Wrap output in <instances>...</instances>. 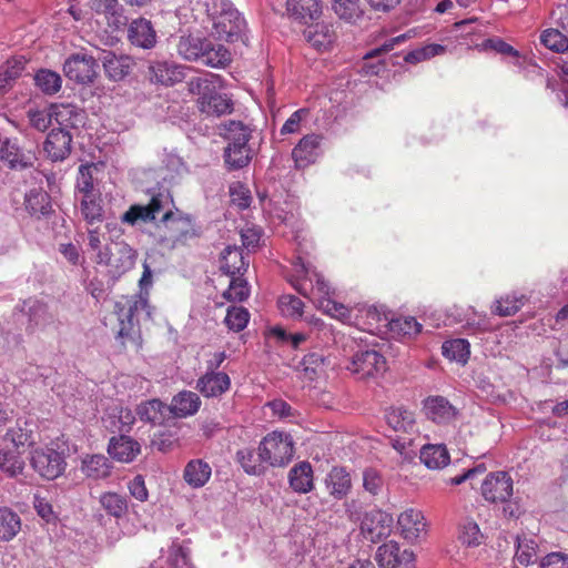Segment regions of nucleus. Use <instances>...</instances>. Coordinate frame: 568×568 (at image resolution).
I'll list each match as a JSON object with an SVG mask.
<instances>
[{"instance_id": "nucleus-1", "label": "nucleus", "mask_w": 568, "mask_h": 568, "mask_svg": "<svg viewBox=\"0 0 568 568\" xmlns=\"http://www.w3.org/2000/svg\"><path fill=\"white\" fill-rule=\"evenodd\" d=\"M152 284V271L144 263L142 276L139 281L141 292L133 295L121 296L114 304V314L118 318V327L115 328L116 338L121 339V344L125 346L128 343L140 344L139 322L134 320L139 310L148 306V287Z\"/></svg>"}, {"instance_id": "nucleus-2", "label": "nucleus", "mask_w": 568, "mask_h": 568, "mask_svg": "<svg viewBox=\"0 0 568 568\" xmlns=\"http://www.w3.org/2000/svg\"><path fill=\"white\" fill-rule=\"evenodd\" d=\"M224 128L225 139L229 141L224 150V163L229 170L242 169L252 159V149L248 145L252 132L241 121H229Z\"/></svg>"}, {"instance_id": "nucleus-3", "label": "nucleus", "mask_w": 568, "mask_h": 568, "mask_svg": "<svg viewBox=\"0 0 568 568\" xmlns=\"http://www.w3.org/2000/svg\"><path fill=\"white\" fill-rule=\"evenodd\" d=\"M294 273L290 277L291 285L304 297L318 302L329 297L331 287L324 277L311 270L301 256L293 262Z\"/></svg>"}, {"instance_id": "nucleus-4", "label": "nucleus", "mask_w": 568, "mask_h": 568, "mask_svg": "<svg viewBox=\"0 0 568 568\" xmlns=\"http://www.w3.org/2000/svg\"><path fill=\"white\" fill-rule=\"evenodd\" d=\"M161 223L165 224L169 232V241L172 248L187 246L202 236V227L195 219L187 213L166 211Z\"/></svg>"}, {"instance_id": "nucleus-5", "label": "nucleus", "mask_w": 568, "mask_h": 568, "mask_svg": "<svg viewBox=\"0 0 568 568\" xmlns=\"http://www.w3.org/2000/svg\"><path fill=\"white\" fill-rule=\"evenodd\" d=\"M0 161L10 170L32 168L37 162L36 146L17 139H6L0 148Z\"/></svg>"}, {"instance_id": "nucleus-6", "label": "nucleus", "mask_w": 568, "mask_h": 568, "mask_svg": "<svg viewBox=\"0 0 568 568\" xmlns=\"http://www.w3.org/2000/svg\"><path fill=\"white\" fill-rule=\"evenodd\" d=\"M295 453L292 435L274 430L268 433L258 445L262 462H290Z\"/></svg>"}, {"instance_id": "nucleus-7", "label": "nucleus", "mask_w": 568, "mask_h": 568, "mask_svg": "<svg viewBox=\"0 0 568 568\" xmlns=\"http://www.w3.org/2000/svg\"><path fill=\"white\" fill-rule=\"evenodd\" d=\"M165 196L160 191L151 193L148 204H132L121 216V222L129 225H135L139 222L152 223L163 211Z\"/></svg>"}, {"instance_id": "nucleus-8", "label": "nucleus", "mask_w": 568, "mask_h": 568, "mask_svg": "<svg viewBox=\"0 0 568 568\" xmlns=\"http://www.w3.org/2000/svg\"><path fill=\"white\" fill-rule=\"evenodd\" d=\"M347 369L362 379L374 377L386 371V359L374 349L362 351L352 357Z\"/></svg>"}, {"instance_id": "nucleus-9", "label": "nucleus", "mask_w": 568, "mask_h": 568, "mask_svg": "<svg viewBox=\"0 0 568 568\" xmlns=\"http://www.w3.org/2000/svg\"><path fill=\"white\" fill-rule=\"evenodd\" d=\"M245 26L241 13L234 8L224 9L217 14L213 22V34L219 40L226 42L236 41Z\"/></svg>"}, {"instance_id": "nucleus-10", "label": "nucleus", "mask_w": 568, "mask_h": 568, "mask_svg": "<svg viewBox=\"0 0 568 568\" xmlns=\"http://www.w3.org/2000/svg\"><path fill=\"white\" fill-rule=\"evenodd\" d=\"M97 61L85 53H74L63 64L65 77L77 83L87 84L97 75Z\"/></svg>"}, {"instance_id": "nucleus-11", "label": "nucleus", "mask_w": 568, "mask_h": 568, "mask_svg": "<svg viewBox=\"0 0 568 568\" xmlns=\"http://www.w3.org/2000/svg\"><path fill=\"white\" fill-rule=\"evenodd\" d=\"M31 435L20 426L9 428L0 449V462H17L24 454H30Z\"/></svg>"}, {"instance_id": "nucleus-12", "label": "nucleus", "mask_w": 568, "mask_h": 568, "mask_svg": "<svg viewBox=\"0 0 568 568\" xmlns=\"http://www.w3.org/2000/svg\"><path fill=\"white\" fill-rule=\"evenodd\" d=\"M393 523L392 515L381 509H373L365 514L361 530L367 540L378 542L389 536Z\"/></svg>"}, {"instance_id": "nucleus-13", "label": "nucleus", "mask_w": 568, "mask_h": 568, "mask_svg": "<svg viewBox=\"0 0 568 568\" xmlns=\"http://www.w3.org/2000/svg\"><path fill=\"white\" fill-rule=\"evenodd\" d=\"M484 498L491 503H505L513 495V479L505 471L489 474L483 485Z\"/></svg>"}, {"instance_id": "nucleus-14", "label": "nucleus", "mask_w": 568, "mask_h": 568, "mask_svg": "<svg viewBox=\"0 0 568 568\" xmlns=\"http://www.w3.org/2000/svg\"><path fill=\"white\" fill-rule=\"evenodd\" d=\"M323 135L311 133L304 135L292 150V159L297 169H305L315 163L321 153Z\"/></svg>"}, {"instance_id": "nucleus-15", "label": "nucleus", "mask_w": 568, "mask_h": 568, "mask_svg": "<svg viewBox=\"0 0 568 568\" xmlns=\"http://www.w3.org/2000/svg\"><path fill=\"white\" fill-rule=\"evenodd\" d=\"M402 536L408 541H415L426 535L427 523L424 514L414 508L403 511L397 520Z\"/></svg>"}, {"instance_id": "nucleus-16", "label": "nucleus", "mask_w": 568, "mask_h": 568, "mask_svg": "<svg viewBox=\"0 0 568 568\" xmlns=\"http://www.w3.org/2000/svg\"><path fill=\"white\" fill-rule=\"evenodd\" d=\"M72 135L64 129H53L44 141V152L52 161H63L71 153Z\"/></svg>"}, {"instance_id": "nucleus-17", "label": "nucleus", "mask_w": 568, "mask_h": 568, "mask_svg": "<svg viewBox=\"0 0 568 568\" xmlns=\"http://www.w3.org/2000/svg\"><path fill=\"white\" fill-rule=\"evenodd\" d=\"M128 40L134 47L152 49L156 44V31L150 20L138 18L129 24Z\"/></svg>"}, {"instance_id": "nucleus-18", "label": "nucleus", "mask_w": 568, "mask_h": 568, "mask_svg": "<svg viewBox=\"0 0 568 568\" xmlns=\"http://www.w3.org/2000/svg\"><path fill=\"white\" fill-rule=\"evenodd\" d=\"M150 80L162 85H174L184 80V67L174 62L155 61L149 67Z\"/></svg>"}, {"instance_id": "nucleus-19", "label": "nucleus", "mask_w": 568, "mask_h": 568, "mask_svg": "<svg viewBox=\"0 0 568 568\" xmlns=\"http://www.w3.org/2000/svg\"><path fill=\"white\" fill-rule=\"evenodd\" d=\"M197 108L201 113L207 116H222L233 112V101L227 94H222L214 91V88L209 94L197 98Z\"/></svg>"}, {"instance_id": "nucleus-20", "label": "nucleus", "mask_w": 568, "mask_h": 568, "mask_svg": "<svg viewBox=\"0 0 568 568\" xmlns=\"http://www.w3.org/2000/svg\"><path fill=\"white\" fill-rule=\"evenodd\" d=\"M72 112L71 105H61L54 108L52 112L48 110H29L28 116L34 129L44 132L51 125L53 118L60 125H68V116L71 115Z\"/></svg>"}, {"instance_id": "nucleus-21", "label": "nucleus", "mask_w": 568, "mask_h": 568, "mask_svg": "<svg viewBox=\"0 0 568 568\" xmlns=\"http://www.w3.org/2000/svg\"><path fill=\"white\" fill-rule=\"evenodd\" d=\"M375 560L379 568H396L403 562H412L414 560V554L409 550L400 552L398 544L396 541H389L377 548Z\"/></svg>"}, {"instance_id": "nucleus-22", "label": "nucleus", "mask_w": 568, "mask_h": 568, "mask_svg": "<svg viewBox=\"0 0 568 568\" xmlns=\"http://www.w3.org/2000/svg\"><path fill=\"white\" fill-rule=\"evenodd\" d=\"M23 205L29 215L38 220L53 212L51 196L42 187L29 190L24 195Z\"/></svg>"}, {"instance_id": "nucleus-23", "label": "nucleus", "mask_w": 568, "mask_h": 568, "mask_svg": "<svg viewBox=\"0 0 568 568\" xmlns=\"http://www.w3.org/2000/svg\"><path fill=\"white\" fill-rule=\"evenodd\" d=\"M231 387V379L224 372H206L197 379L196 389L204 397H219Z\"/></svg>"}, {"instance_id": "nucleus-24", "label": "nucleus", "mask_w": 568, "mask_h": 568, "mask_svg": "<svg viewBox=\"0 0 568 568\" xmlns=\"http://www.w3.org/2000/svg\"><path fill=\"white\" fill-rule=\"evenodd\" d=\"M108 453L115 462H133L141 453V445L130 436L120 435L110 439Z\"/></svg>"}, {"instance_id": "nucleus-25", "label": "nucleus", "mask_w": 568, "mask_h": 568, "mask_svg": "<svg viewBox=\"0 0 568 568\" xmlns=\"http://www.w3.org/2000/svg\"><path fill=\"white\" fill-rule=\"evenodd\" d=\"M250 264L248 255L237 246H227L221 256V271L229 276L243 275Z\"/></svg>"}, {"instance_id": "nucleus-26", "label": "nucleus", "mask_w": 568, "mask_h": 568, "mask_svg": "<svg viewBox=\"0 0 568 568\" xmlns=\"http://www.w3.org/2000/svg\"><path fill=\"white\" fill-rule=\"evenodd\" d=\"M542 554L539 541L536 536L527 534L518 535L516 538L515 559L523 566H529L538 562Z\"/></svg>"}, {"instance_id": "nucleus-27", "label": "nucleus", "mask_w": 568, "mask_h": 568, "mask_svg": "<svg viewBox=\"0 0 568 568\" xmlns=\"http://www.w3.org/2000/svg\"><path fill=\"white\" fill-rule=\"evenodd\" d=\"M424 410L433 422L448 423L456 416V408L443 396H429L424 400Z\"/></svg>"}, {"instance_id": "nucleus-28", "label": "nucleus", "mask_w": 568, "mask_h": 568, "mask_svg": "<svg viewBox=\"0 0 568 568\" xmlns=\"http://www.w3.org/2000/svg\"><path fill=\"white\" fill-rule=\"evenodd\" d=\"M89 4L98 14H103L108 24L114 30L125 26L126 17L118 0H90Z\"/></svg>"}, {"instance_id": "nucleus-29", "label": "nucleus", "mask_w": 568, "mask_h": 568, "mask_svg": "<svg viewBox=\"0 0 568 568\" xmlns=\"http://www.w3.org/2000/svg\"><path fill=\"white\" fill-rule=\"evenodd\" d=\"M200 406L201 399L196 393L182 390L172 398L171 405L168 406V409L175 417L183 418L197 413Z\"/></svg>"}, {"instance_id": "nucleus-30", "label": "nucleus", "mask_w": 568, "mask_h": 568, "mask_svg": "<svg viewBox=\"0 0 568 568\" xmlns=\"http://www.w3.org/2000/svg\"><path fill=\"white\" fill-rule=\"evenodd\" d=\"M287 12L295 19L308 23L321 14L320 0H287Z\"/></svg>"}, {"instance_id": "nucleus-31", "label": "nucleus", "mask_w": 568, "mask_h": 568, "mask_svg": "<svg viewBox=\"0 0 568 568\" xmlns=\"http://www.w3.org/2000/svg\"><path fill=\"white\" fill-rule=\"evenodd\" d=\"M325 484L333 497L342 499L352 486L349 473L344 467L335 466L327 475Z\"/></svg>"}, {"instance_id": "nucleus-32", "label": "nucleus", "mask_w": 568, "mask_h": 568, "mask_svg": "<svg viewBox=\"0 0 568 568\" xmlns=\"http://www.w3.org/2000/svg\"><path fill=\"white\" fill-rule=\"evenodd\" d=\"M385 419L395 432L410 433L415 427L414 413L403 406L388 408L385 413Z\"/></svg>"}, {"instance_id": "nucleus-33", "label": "nucleus", "mask_w": 568, "mask_h": 568, "mask_svg": "<svg viewBox=\"0 0 568 568\" xmlns=\"http://www.w3.org/2000/svg\"><path fill=\"white\" fill-rule=\"evenodd\" d=\"M527 297L524 294L508 293L498 297L491 306V313L501 317L515 315L525 305Z\"/></svg>"}, {"instance_id": "nucleus-34", "label": "nucleus", "mask_w": 568, "mask_h": 568, "mask_svg": "<svg viewBox=\"0 0 568 568\" xmlns=\"http://www.w3.org/2000/svg\"><path fill=\"white\" fill-rule=\"evenodd\" d=\"M204 45H206V39L187 34L181 36L176 44V50L180 57L189 61H200L203 55Z\"/></svg>"}, {"instance_id": "nucleus-35", "label": "nucleus", "mask_w": 568, "mask_h": 568, "mask_svg": "<svg viewBox=\"0 0 568 568\" xmlns=\"http://www.w3.org/2000/svg\"><path fill=\"white\" fill-rule=\"evenodd\" d=\"M101 59L106 75L114 81L123 79L130 71L128 57H118L111 51H104Z\"/></svg>"}, {"instance_id": "nucleus-36", "label": "nucleus", "mask_w": 568, "mask_h": 568, "mask_svg": "<svg viewBox=\"0 0 568 568\" xmlns=\"http://www.w3.org/2000/svg\"><path fill=\"white\" fill-rule=\"evenodd\" d=\"M290 484L296 493H308L313 489L312 464H296L290 471Z\"/></svg>"}, {"instance_id": "nucleus-37", "label": "nucleus", "mask_w": 568, "mask_h": 568, "mask_svg": "<svg viewBox=\"0 0 568 568\" xmlns=\"http://www.w3.org/2000/svg\"><path fill=\"white\" fill-rule=\"evenodd\" d=\"M203 55L200 61L212 68H223L231 62L230 51L222 44H214L206 39V45H204Z\"/></svg>"}, {"instance_id": "nucleus-38", "label": "nucleus", "mask_w": 568, "mask_h": 568, "mask_svg": "<svg viewBox=\"0 0 568 568\" xmlns=\"http://www.w3.org/2000/svg\"><path fill=\"white\" fill-rule=\"evenodd\" d=\"M21 529V519L8 507H0V541L12 540Z\"/></svg>"}, {"instance_id": "nucleus-39", "label": "nucleus", "mask_w": 568, "mask_h": 568, "mask_svg": "<svg viewBox=\"0 0 568 568\" xmlns=\"http://www.w3.org/2000/svg\"><path fill=\"white\" fill-rule=\"evenodd\" d=\"M168 410V406L160 399H151L139 405L136 414L143 422L161 424Z\"/></svg>"}, {"instance_id": "nucleus-40", "label": "nucleus", "mask_w": 568, "mask_h": 568, "mask_svg": "<svg viewBox=\"0 0 568 568\" xmlns=\"http://www.w3.org/2000/svg\"><path fill=\"white\" fill-rule=\"evenodd\" d=\"M26 61L23 58H13L7 60L0 67V91L6 92L11 83L17 80L23 72Z\"/></svg>"}, {"instance_id": "nucleus-41", "label": "nucleus", "mask_w": 568, "mask_h": 568, "mask_svg": "<svg viewBox=\"0 0 568 568\" xmlns=\"http://www.w3.org/2000/svg\"><path fill=\"white\" fill-rule=\"evenodd\" d=\"M36 85L47 95L58 93L62 87L61 75L49 69H40L34 75Z\"/></svg>"}, {"instance_id": "nucleus-42", "label": "nucleus", "mask_w": 568, "mask_h": 568, "mask_svg": "<svg viewBox=\"0 0 568 568\" xmlns=\"http://www.w3.org/2000/svg\"><path fill=\"white\" fill-rule=\"evenodd\" d=\"M442 352L446 358L465 364L470 355V345L463 338L446 341L442 346Z\"/></svg>"}, {"instance_id": "nucleus-43", "label": "nucleus", "mask_w": 568, "mask_h": 568, "mask_svg": "<svg viewBox=\"0 0 568 568\" xmlns=\"http://www.w3.org/2000/svg\"><path fill=\"white\" fill-rule=\"evenodd\" d=\"M81 213L84 220L93 225L94 223H100L103 220V207L101 195H85L81 200Z\"/></svg>"}, {"instance_id": "nucleus-44", "label": "nucleus", "mask_w": 568, "mask_h": 568, "mask_svg": "<svg viewBox=\"0 0 568 568\" xmlns=\"http://www.w3.org/2000/svg\"><path fill=\"white\" fill-rule=\"evenodd\" d=\"M304 377L308 381H315L325 373L327 366L326 358L320 353H310L301 362Z\"/></svg>"}, {"instance_id": "nucleus-45", "label": "nucleus", "mask_w": 568, "mask_h": 568, "mask_svg": "<svg viewBox=\"0 0 568 568\" xmlns=\"http://www.w3.org/2000/svg\"><path fill=\"white\" fill-rule=\"evenodd\" d=\"M458 540L467 547H477L484 541V535L477 523L467 518L459 525Z\"/></svg>"}, {"instance_id": "nucleus-46", "label": "nucleus", "mask_w": 568, "mask_h": 568, "mask_svg": "<svg viewBox=\"0 0 568 568\" xmlns=\"http://www.w3.org/2000/svg\"><path fill=\"white\" fill-rule=\"evenodd\" d=\"M210 464H186L184 479L192 487H202L211 477Z\"/></svg>"}, {"instance_id": "nucleus-47", "label": "nucleus", "mask_w": 568, "mask_h": 568, "mask_svg": "<svg viewBox=\"0 0 568 568\" xmlns=\"http://www.w3.org/2000/svg\"><path fill=\"white\" fill-rule=\"evenodd\" d=\"M333 10L343 20L354 22L363 16L361 0H334Z\"/></svg>"}, {"instance_id": "nucleus-48", "label": "nucleus", "mask_w": 568, "mask_h": 568, "mask_svg": "<svg viewBox=\"0 0 568 568\" xmlns=\"http://www.w3.org/2000/svg\"><path fill=\"white\" fill-rule=\"evenodd\" d=\"M389 329L398 336L414 337L420 333L422 324L415 317H398L389 322Z\"/></svg>"}, {"instance_id": "nucleus-49", "label": "nucleus", "mask_w": 568, "mask_h": 568, "mask_svg": "<svg viewBox=\"0 0 568 568\" xmlns=\"http://www.w3.org/2000/svg\"><path fill=\"white\" fill-rule=\"evenodd\" d=\"M281 314L287 318L298 320L304 313V303L301 298L286 294L282 295L277 302Z\"/></svg>"}, {"instance_id": "nucleus-50", "label": "nucleus", "mask_w": 568, "mask_h": 568, "mask_svg": "<svg viewBox=\"0 0 568 568\" xmlns=\"http://www.w3.org/2000/svg\"><path fill=\"white\" fill-rule=\"evenodd\" d=\"M229 288L223 293V297L229 302H243L250 296V287L242 275L230 276Z\"/></svg>"}, {"instance_id": "nucleus-51", "label": "nucleus", "mask_w": 568, "mask_h": 568, "mask_svg": "<svg viewBox=\"0 0 568 568\" xmlns=\"http://www.w3.org/2000/svg\"><path fill=\"white\" fill-rule=\"evenodd\" d=\"M100 503L109 515L116 518L122 517L128 510L126 499L115 493L103 494Z\"/></svg>"}, {"instance_id": "nucleus-52", "label": "nucleus", "mask_w": 568, "mask_h": 568, "mask_svg": "<svg viewBox=\"0 0 568 568\" xmlns=\"http://www.w3.org/2000/svg\"><path fill=\"white\" fill-rule=\"evenodd\" d=\"M250 321V313L246 308L232 306L227 308L224 318L225 325L233 332L243 331Z\"/></svg>"}, {"instance_id": "nucleus-53", "label": "nucleus", "mask_w": 568, "mask_h": 568, "mask_svg": "<svg viewBox=\"0 0 568 568\" xmlns=\"http://www.w3.org/2000/svg\"><path fill=\"white\" fill-rule=\"evenodd\" d=\"M540 40L546 48L555 52H565L568 50L567 37L556 29L545 30L540 36Z\"/></svg>"}, {"instance_id": "nucleus-54", "label": "nucleus", "mask_w": 568, "mask_h": 568, "mask_svg": "<svg viewBox=\"0 0 568 568\" xmlns=\"http://www.w3.org/2000/svg\"><path fill=\"white\" fill-rule=\"evenodd\" d=\"M420 462H449V454L444 444H427L420 448Z\"/></svg>"}, {"instance_id": "nucleus-55", "label": "nucleus", "mask_w": 568, "mask_h": 568, "mask_svg": "<svg viewBox=\"0 0 568 568\" xmlns=\"http://www.w3.org/2000/svg\"><path fill=\"white\" fill-rule=\"evenodd\" d=\"M178 436L172 432H162L153 435L151 440L152 450H158L161 453H166L174 449L178 444Z\"/></svg>"}, {"instance_id": "nucleus-56", "label": "nucleus", "mask_w": 568, "mask_h": 568, "mask_svg": "<svg viewBox=\"0 0 568 568\" xmlns=\"http://www.w3.org/2000/svg\"><path fill=\"white\" fill-rule=\"evenodd\" d=\"M77 189L80 193L85 195L99 194L94 192L93 176H92V166L88 164H82L79 168V176L77 180Z\"/></svg>"}, {"instance_id": "nucleus-57", "label": "nucleus", "mask_w": 568, "mask_h": 568, "mask_svg": "<svg viewBox=\"0 0 568 568\" xmlns=\"http://www.w3.org/2000/svg\"><path fill=\"white\" fill-rule=\"evenodd\" d=\"M114 412L116 414L113 417L116 418V420H112L113 430H118L120 433L129 432L135 422V415L133 412L128 407H116Z\"/></svg>"}, {"instance_id": "nucleus-58", "label": "nucleus", "mask_w": 568, "mask_h": 568, "mask_svg": "<svg viewBox=\"0 0 568 568\" xmlns=\"http://www.w3.org/2000/svg\"><path fill=\"white\" fill-rule=\"evenodd\" d=\"M47 450L48 462H64L70 457V447L63 437L52 440Z\"/></svg>"}, {"instance_id": "nucleus-59", "label": "nucleus", "mask_w": 568, "mask_h": 568, "mask_svg": "<svg viewBox=\"0 0 568 568\" xmlns=\"http://www.w3.org/2000/svg\"><path fill=\"white\" fill-rule=\"evenodd\" d=\"M320 307L329 316L341 321H345L351 316V311L348 307L342 303L331 300L329 297L321 301Z\"/></svg>"}, {"instance_id": "nucleus-60", "label": "nucleus", "mask_w": 568, "mask_h": 568, "mask_svg": "<svg viewBox=\"0 0 568 568\" xmlns=\"http://www.w3.org/2000/svg\"><path fill=\"white\" fill-rule=\"evenodd\" d=\"M230 195L232 197V202L235 203L240 209H246L251 204V193L250 190L242 183H233L230 186Z\"/></svg>"}, {"instance_id": "nucleus-61", "label": "nucleus", "mask_w": 568, "mask_h": 568, "mask_svg": "<svg viewBox=\"0 0 568 568\" xmlns=\"http://www.w3.org/2000/svg\"><path fill=\"white\" fill-rule=\"evenodd\" d=\"M308 113V109L305 108L298 109L295 112H293L281 128V134H292L300 132L301 123L303 120L307 118Z\"/></svg>"}, {"instance_id": "nucleus-62", "label": "nucleus", "mask_w": 568, "mask_h": 568, "mask_svg": "<svg viewBox=\"0 0 568 568\" xmlns=\"http://www.w3.org/2000/svg\"><path fill=\"white\" fill-rule=\"evenodd\" d=\"M29 470L38 473L47 480H52L63 473L62 464H29Z\"/></svg>"}, {"instance_id": "nucleus-63", "label": "nucleus", "mask_w": 568, "mask_h": 568, "mask_svg": "<svg viewBox=\"0 0 568 568\" xmlns=\"http://www.w3.org/2000/svg\"><path fill=\"white\" fill-rule=\"evenodd\" d=\"M81 473L89 478H106L111 474L110 464H81Z\"/></svg>"}, {"instance_id": "nucleus-64", "label": "nucleus", "mask_w": 568, "mask_h": 568, "mask_svg": "<svg viewBox=\"0 0 568 568\" xmlns=\"http://www.w3.org/2000/svg\"><path fill=\"white\" fill-rule=\"evenodd\" d=\"M541 568H568V557L560 552H551L542 558Z\"/></svg>"}]
</instances>
